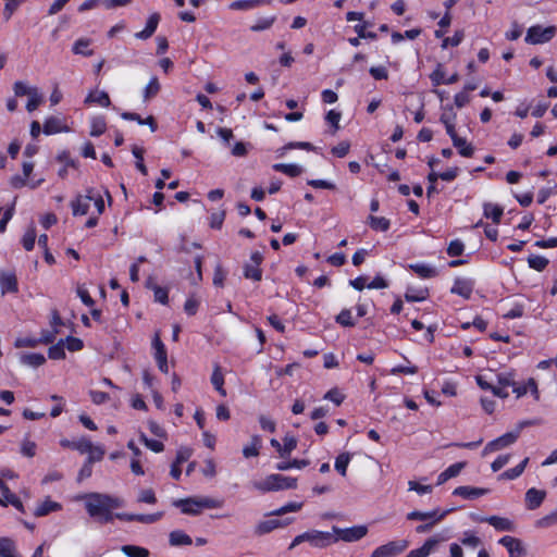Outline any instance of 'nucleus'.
Returning a JSON list of instances; mask_svg holds the SVG:
<instances>
[{"label": "nucleus", "instance_id": "f257e3e1", "mask_svg": "<svg viewBox=\"0 0 557 557\" xmlns=\"http://www.w3.org/2000/svg\"><path fill=\"white\" fill-rule=\"evenodd\" d=\"M123 506V502L114 496L102 493H89L85 496V509L90 518L96 521L107 524L114 520V518L127 522H140L151 524L161 520L164 516L163 511L154 513H129L121 512L113 513L114 509Z\"/></svg>", "mask_w": 557, "mask_h": 557}, {"label": "nucleus", "instance_id": "f03ea898", "mask_svg": "<svg viewBox=\"0 0 557 557\" xmlns=\"http://www.w3.org/2000/svg\"><path fill=\"white\" fill-rule=\"evenodd\" d=\"M172 505L185 515L197 516L202 509H215L223 505L222 500L212 497H187L173 500Z\"/></svg>", "mask_w": 557, "mask_h": 557}, {"label": "nucleus", "instance_id": "7ed1b4c3", "mask_svg": "<svg viewBox=\"0 0 557 557\" xmlns=\"http://www.w3.org/2000/svg\"><path fill=\"white\" fill-rule=\"evenodd\" d=\"M253 487L261 493L293 490L297 487V479L283 474H270L264 480L255 482Z\"/></svg>", "mask_w": 557, "mask_h": 557}, {"label": "nucleus", "instance_id": "20e7f679", "mask_svg": "<svg viewBox=\"0 0 557 557\" xmlns=\"http://www.w3.org/2000/svg\"><path fill=\"white\" fill-rule=\"evenodd\" d=\"M556 33V26L543 27L541 25H533L528 29L524 40L531 45L545 44L550 41Z\"/></svg>", "mask_w": 557, "mask_h": 557}, {"label": "nucleus", "instance_id": "39448f33", "mask_svg": "<svg viewBox=\"0 0 557 557\" xmlns=\"http://www.w3.org/2000/svg\"><path fill=\"white\" fill-rule=\"evenodd\" d=\"M409 546L407 540H394L376 547L370 557H396L404 553Z\"/></svg>", "mask_w": 557, "mask_h": 557}, {"label": "nucleus", "instance_id": "423d86ee", "mask_svg": "<svg viewBox=\"0 0 557 557\" xmlns=\"http://www.w3.org/2000/svg\"><path fill=\"white\" fill-rule=\"evenodd\" d=\"M333 534L335 537H338V541L342 540L344 542H356L364 537L368 533V528L366 525H354L350 528H338L333 525L332 528Z\"/></svg>", "mask_w": 557, "mask_h": 557}, {"label": "nucleus", "instance_id": "0eeeda50", "mask_svg": "<svg viewBox=\"0 0 557 557\" xmlns=\"http://www.w3.org/2000/svg\"><path fill=\"white\" fill-rule=\"evenodd\" d=\"M512 393L516 395V398H521L525 396L528 393H530V395L535 401H539L541 399L539 385L534 377H529L527 381L523 382H518L516 380L515 385L512 386Z\"/></svg>", "mask_w": 557, "mask_h": 557}, {"label": "nucleus", "instance_id": "6e6552de", "mask_svg": "<svg viewBox=\"0 0 557 557\" xmlns=\"http://www.w3.org/2000/svg\"><path fill=\"white\" fill-rule=\"evenodd\" d=\"M338 541V537H335L333 532L319 531V530H310L307 531V542L317 548H325Z\"/></svg>", "mask_w": 557, "mask_h": 557}, {"label": "nucleus", "instance_id": "1a4fd4ad", "mask_svg": "<svg viewBox=\"0 0 557 557\" xmlns=\"http://www.w3.org/2000/svg\"><path fill=\"white\" fill-rule=\"evenodd\" d=\"M518 438V434L513 432H507L502 436L488 442L482 450V456H486L490 453L500 450L513 444Z\"/></svg>", "mask_w": 557, "mask_h": 557}, {"label": "nucleus", "instance_id": "9d476101", "mask_svg": "<svg viewBox=\"0 0 557 557\" xmlns=\"http://www.w3.org/2000/svg\"><path fill=\"white\" fill-rule=\"evenodd\" d=\"M292 521H293V519H289V518L284 519V520L267 519V520L260 521L256 524V527L253 529V534L256 536H263L278 528H284V527L288 525L289 523H292Z\"/></svg>", "mask_w": 557, "mask_h": 557}, {"label": "nucleus", "instance_id": "9b49d317", "mask_svg": "<svg viewBox=\"0 0 557 557\" xmlns=\"http://www.w3.org/2000/svg\"><path fill=\"white\" fill-rule=\"evenodd\" d=\"M475 521L483 523L486 522L492 525L496 531L499 532H513L515 523L505 517L499 516H488V517H478L474 518Z\"/></svg>", "mask_w": 557, "mask_h": 557}, {"label": "nucleus", "instance_id": "f8f14e48", "mask_svg": "<svg viewBox=\"0 0 557 557\" xmlns=\"http://www.w3.org/2000/svg\"><path fill=\"white\" fill-rule=\"evenodd\" d=\"M498 543L506 547L509 557H523L527 555V549L522 541L517 537L505 535L499 539Z\"/></svg>", "mask_w": 557, "mask_h": 557}, {"label": "nucleus", "instance_id": "ddd939ff", "mask_svg": "<svg viewBox=\"0 0 557 557\" xmlns=\"http://www.w3.org/2000/svg\"><path fill=\"white\" fill-rule=\"evenodd\" d=\"M474 285L475 283L472 278L456 277L450 288V293L468 300L472 296Z\"/></svg>", "mask_w": 557, "mask_h": 557}, {"label": "nucleus", "instance_id": "4468645a", "mask_svg": "<svg viewBox=\"0 0 557 557\" xmlns=\"http://www.w3.org/2000/svg\"><path fill=\"white\" fill-rule=\"evenodd\" d=\"M94 198V188L86 190V195H78L71 201L72 213L74 216L87 214L90 201Z\"/></svg>", "mask_w": 557, "mask_h": 557}, {"label": "nucleus", "instance_id": "2eb2a0df", "mask_svg": "<svg viewBox=\"0 0 557 557\" xmlns=\"http://www.w3.org/2000/svg\"><path fill=\"white\" fill-rule=\"evenodd\" d=\"M152 346L154 348V359L157 361L158 368L162 373L169 372L168 366V352L165 345L162 343L159 334H156L152 339Z\"/></svg>", "mask_w": 557, "mask_h": 557}, {"label": "nucleus", "instance_id": "dca6fc26", "mask_svg": "<svg viewBox=\"0 0 557 557\" xmlns=\"http://www.w3.org/2000/svg\"><path fill=\"white\" fill-rule=\"evenodd\" d=\"M442 539L437 535L431 536L424 541L422 546L411 549L405 557H429L434 553Z\"/></svg>", "mask_w": 557, "mask_h": 557}, {"label": "nucleus", "instance_id": "f3484780", "mask_svg": "<svg viewBox=\"0 0 557 557\" xmlns=\"http://www.w3.org/2000/svg\"><path fill=\"white\" fill-rule=\"evenodd\" d=\"M0 288L2 295L18 293V282L14 271L0 273Z\"/></svg>", "mask_w": 557, "mask_h": 557}, {"label": "nucleus", "instance_id": "a211bd4d", "mask_svg": "<svg viewBox=\"0 0 557 557\" xmlns=\"http://www.w3.org/2000/svg\"><path fill=\"white\" fill-rule=\"evenodd\" d=\"M161 20V16L159 13L154 12L149 15L146 26L143 30L135 34V37L137 39L146 40L152 37V35L156 33L159 22Z\"/></svg>", "mask_w": 557, "mask_h": 557}, {"label": "nucleus", "instance_id": "6ab92c4d", "mask_svg": "<svg viewBox=\"0 0 557 557\" xmlns=\"http://www.w3.org/2000/svg\"><path fill=\"white\" fill-rule=\"evenodd\" d=\"M546 497V492L531 487L525 493V505L529 510L537 509Z\"/></svg>", "mask_w": 557, "mask_h": 557}, {"label": "nucleus", "instance_id": "aec40b11", "mask_svg": "<svg viewBox=\"0 0 557 557\" xmlns=\"http://www.w3.org/2000/svg\"><path fill=\"white\" fill-rule=\"evenodd\" d=\"M488 492L486 488L461 485L454 490L453 495L460 496L465 499H475Z\"/></svg>", "mask_w": 557, "mask_h": 557}, {"label": "nucleus", "instance_id": "412c9836", "mask_svg": "<svg viewBox=\"0 0 557 557\" xmlns=\"http://www.w3.org/2000/svg\"><path fill=\"white\" fill-rule=\"evenodd\" d=\"M63 132H69V127L63 124L62 120L57 116H49L46 119L42 133L46 135H54Z\"/></svg>", "mask_w": 557, "mask_h": 557}, {"label": "nucleus", "instance_id": "4be33fe9", "mask_svg": "<svg viewBox=\"0 0 557 557\" xmlns=\"http://www.w3.org/2000/svg\"><path fill=\"white\" fill-rule=\"evenodd\" d=\"M60 445L63 448L78 450L81 454L89 453L92 449V443L86 437H82L78 441H70L67 438H62L60 441Z\"/></svg>", "mask_w": 557, "mask_h": 557}, {"label": "nucleus", "instance_id": "5701e85b", "mask_svg": "<svg viewBox=\"0 0 557 557\" xmlns=\"http://www.w3.org/2000/svg\"><path fill=\"white\" fill-rule=\"evenodd\" d=\"M475 382L481 389L490 391L494 396L498 398L505 399L509 396L508 391H505L502 387H496V385L490 383L484 375H476Z\"/></svg>", "mask_w": 557, "mask_h": 557}, {"label": "nucleus", "instance_id": "b1692460", "mask_svg": "<svg viewBox=\"0 0 557 557\" xmlns=\"http://www.w3.org/2000/svg\"><path fill=\"white\" fill-rule=\"evenodd\" d=\"M121 117L126 121H136L139 125H148L151 132L158 129V123L152 115L143 119L138 113L135 112H123Z\"/></svg>", "mask_w": 557, "mask_h": 557}, {"label": "nucleus", "instance_id": "393cba45", "mask_svg": "<svg viewBox=\"0 0 557 557\" xmlns=\"http://www.w3.org/2000/svg\"><path fill=\"white\" fill-rule=\"evenodd\" d=\"M408 268L414 272L419 277L421 278H433L436 277L438 272L437 270L426 263H411L408 265Z\"/></svg>", "mask_w": 557, "mask_h": 557}, {"label": "nucleus", "instance_id": "a878e982", "mask_svg": "<svg viewBox=\"0 0 557 557\" xmlns=\"http://www.w3.org/2000/svg\"><path fill=\"white\" fill-rule=\"evenodd\" d=\"M211 383L214 389L222 396L225 397L227 395L226 389L224 388V374L219 363H215L213 367V371L211 374Z\"/></svg>", "mask_w": 557, "mask_h": 557}, {"label": "nucleus", "instance_id": "bb28decb", "mask_svg": "<svg viewBox=\"0 0 557 557\" xmlns=\"http://www.w3.org/2000/svg\"><path fill=\"white\" fill-rule=\"evenodd\" d=\"M262 448V438L260 435L255 434L250 438V443L243 447V456L245 458L258 457Z\"/></svg>", "mask_w": 557, "mask_h": 557}, {"label": "nucleus", "instance_id": "cd10ccee", "mask_svg": "<svg viewBox=\"0 0 557 557\" xmlns=\"http://www.w3.org/2000/svg\"><path fill=\"white\" fill-rule=\"evenodd\" d=\"M504 214V208L499 205H494L491 202H485L483 205V215L486 219H491L494 224H499L502 216Z\"/></svg>", "mask_w": 557, "mask_h": 557}, {"label": "nucleus", "instance_id": "c85d7f7f", "mask_svg": "<svg viewBox=\"0 0 557 557\" xmlns=\"http://www.w3.org/2000/svg\"><path fill=\"white\" fill-rule=\"evenodd\" d=\"M62 509V505L58 502L51 500L49 497H47L42 503H40L35 511L34 515L36 517H44L49 515L53 511H59Z\"/></svg>", "mask_w": 557, "mask_h": 557}, {"label": "nucleus", "instance_id": "c756f323", "mask_svg": "<svg viewBox=\"0 0 557 557\" xmlns=\"http://www.w3.org/2000/svg\"><path fill=\"white\" fill-rule=\"evenodd\" d=\"M271 0H236L233 1L228 8L231 10H251L260 5L270 4Z\"/></svg>", "mask_w": 557, "mask_h": 557}, {"label": "nucleus", "instance_id": "7c9ffc66", "mask_svg": "<svg viewBox=\"0 0 557 557\" xmlns=\"http://www.w3.org/2000/svg\"><path fill=\"white\" fill-rule=\"evenodd\" d=\"M85 103H96L102 108H108L111 104V100L108 92L103 90H96L88 94L85 99Z\"/></svg>", "mask_w": 557, "mask_h": 557}, {"label": "nucleus", "instance_id": "2f4dec72", "mask_svg": "<svg viewBox=\"0 0 557 557\" xmlns=\"http://www.w3.org/2000/svg\"><path fill=\"white\" fill-rule=\"evenodd\" d=\"M517 372L513 369L503 371L496 374L497 385L496 387H502L507 391V387H511L515 385Z\"/></svg>", "mask_w": 557, "mask_h": 557}, {"label": "nucleus", "instance_id": "473e14b6", "mask_svg": "<svg viewBox=\"0 0 557 557\" xmlns=\"http://www.w3.org/2000/svg\"><path fill=\"white\" fill-rule=\"evenodd\" d=\"M107 131V120L104 115H96L90 120V132L91 137H99Z\"/></svg>", "mask_w": 557, "mask_h": 557}, {"label": "nucleus", "instance_id": "72a5a7b5", "mask_svg": "<svg viewBox=\"0 0 557 557\" xmlns=\"http://www.w3.org/2000/svg\"><path fill=\"white\" fill-rule=\"evenodd\" d=\"M169 543L171 546L191 545L193 539L182 530H174L169 534Z\"/></svg>", "mask_w": 557, "mask_h": 557}, {"label": "nucleus", "instance_id": "f704fd0d", "mask_svg": "<svg viewBox=\"0 0 557 557\" xmlns=\"http://www.w3.org/2000/svg\"><path fill=\"white\" fill-rule=\"evenodd\" d=\"M529 460H530L529 457H525L516 467L507 469L506 471L500 473L498 476V480H515V479L519 478L523 473L525 467L528 466Z\"/></svg>", "mask_w": 557, "mask_h": 557}, {"label": "nucleus", "instance_id": "c9c22d12", "mask_svg": "<svg viewBox=\"0 0 557 557\" xmlns=\"http://www.w3.org/2000/svg\"><path fill=\"white\" fill-rule=\"evenodd\" d=\"M453 145L461 157L471 158L474 153V147L465 137L453 138Z\"/></svg>", "mask_w": 557, "mask_h": 557}, {"label": "nucleus", "instance_id": "e433bc0d", "mask_svg": "<svg viewBox=\"0 0 557 557\" xmlns=\"http://www.w3.org/2000/svg\"><path fill=\"white\" fill-rule=\"evenodd\" d=\"M91 39L89 38H78L72 47V52L74 54H81L84 57H91L94 54V50L90 49Z\"/></svg>", "mask_w": 557, "mask_h": 557}, {"label": "nucleus", "instance_id": "4c0bfd02", "mask_svg": "<svg viewBox=\"0 0 557 557\" xmlns=\"http://www.w3.org/2000/svg\"><path fill=\"white\" fill-rule=\"evenodd\" d=\"M273 170L289 177H297L302 173V168L294 163H276L273 165Z\"/></svg>", "mask_w": 557, "mask_h": 557}, {"label": "nucleus", "instance_id": "58836bf2", "mask_svg": "<svg viewBox=\"0 0 557 557\" xmlns=\"http://www.w3.org/2000/svg\"><path fill=\"white\" fill-rule=\"evenodd\" d=\"M335 322L343 327H355L357 321L352 317L351 309L344 308L335 317Z\"/></svg>", "mask_w": 557, "mask_h": 557}, {"label": "nucleus", "instance_id": "ea45409f", "mask_svg": "<svg viewBox=\"0 0 557 557\" xmlns=\"http://www.w3.org/2000/svg\"><path fill=\"white\" fill-rule=\"evenodd\" d=\"M369 226L375 232H386L391 227V221L384 216L369 215Z\"/></svg>", "mask_w": 557, "mask_h": 557}, {"label": "nucleus", "instance_id": "a19ab883", "mask_svg": "<svg viewBox=\"0 0 557 557\" xmlns=\"http://www.w3.org/2000/svg\"><path fill=\"white\" fill-rule=\"evenodd\" d=\"M429 297L428 288H413L408 287L405 293V299L409 302L423 301Z\"/></svg>", "mask_w": 557, "mask_h": 557}, {"label": "nucleus", "instance_id": "79ce46f5", "mask_svg": "<svg viewBox=\"0 0 557 557\" xmlns=\"http://www.w3.org/2000/svg\"><path fill=\"white\" fill-rule=\"evenodd\" d=\"M21 362L34 368H38L46 362V357L39 352H25L21 355Z\"/></svg>", "mask_w": 557, "mask_h": 557}, {"label": "nucleus", "instance_id": "37998d69", "mask_svg": "<svg viewBox=\"0 0 557 557\" xmlns=\"http://www.w3.org/2000/svg\"><path fill=\"white\" fill-rule=\"evenodd\" d=\"M42 182H44L42 178H40L36 182H28V180H26L23 175H18V174L13 175L10 178V185L14 189L23 188L26 185H28L32 189H35L38 186H40Z\"/></svg>", "mask_w": 557, "mask_h": 557}, {"label": "nucleus", "instance_id": "c03bdc74", "mask_svg": "<svg viewBox=\"0 0 557 557\" xmlns=\"http://www.w3.org/2000/svg\"><path fill=\"white\" fill-rule=\"evenodd\" d=\"M351 460L349 453H342L335 458L334 468L343 476L346 475L348 465Z\"/></svg>", "mask_w": 557, "mask_h": 557}, {"label": "nucleus", "instance_id": "a18cd8bd", "mask_svg": "<svg viewBox=\"0 0 557 557\" xmlns=\"http://www.w3.org/2000/svg\"><path fill=\"white\" fill-rule=\"evenodd\" d=\"M121 550L127 557H149L150 555L147 548L137 545H123Z\"/></svg>", "mask_w": 557, "mask_h": 557}, {"label": "nucleus", "instance_id": "49530a36", "mask_svg": "<svg viewBox=\"0 0 557 557\" xmlns=\"http://www.w3.org/2000/svg\"><path fill=\"white\" fill-rule=\"evenodd\" d=\"M275 21H276L275 15L268 16V17H260L256 21L255 24H252L250 26V30L258 33V32L270 29Z\"/></svg>", "mask_w": 557, "mask_h": 557}, {"label": "nucleus", "instance_id": "de8ad7c7", "mask_svg": "<svg viewBox=\"0 0 557 557\" xmlns=\"http://www.w3.org/2000/svg\"><path fill=\"white\" fill-rule=\"evenodd\" d=\"M0 555L2 557H16L15 543L9 537H0Z\"/></svg>", "mask_w": 557, "mask_h": 557}, {"label": "nucleus", "instance_id": "09e8293b", "mask_svg": "<svg viewBox=\"0 0 557 557\" xmlns=\"http://www.w3.org/2000/svg\"><path fill=\"white\" fill-rule=\"evenodd\" d=\"M244 277L255 282H260L262 280V270L258 265L246 263L244 265Z\"/></svg>", "mask_w": 557, "mask_h": 557}, {"label": "nucleus", "instance_id": "8fccbe9b", "mask_svg": "<svg viewBox=\"0 0 557 557\" xmlns=\"http://www.w3.org/2000/svg\"><path fill=\"white\" fill-rule=\"evenodd\" d=\"M160 83L157 76L150 78L149 83L144 89V100L147 101L158 95L160 91Z\"/></svg>", "mask_w": 557, "mask_h": 557}, {"label": "nucleus", "instance_id": "3c124183", "mask_svg": "<svg viewBox=\"0 0 557 557\" xmlns=\"http://www.w3.org/2000/svg\"><path fill=\"white\" fill-rule=\"evenodd\" d=\"M48 357L51 360H62L65 358L63 339H60L57 344H51L48 349Z\"/></svg>", "mask_w": 557, "mask_h": 557}, {"label": "nucleus", "instance_id": "603ef678", "mask_svg": "<svg viewBox=\"0 0 557 557\" xmlns=\"http://www.w3.org/2000/svg\"><path fill=\"white\" fill-rule=\"evenodd\" d=\"M302 508V503L289 502L284 506L271 511L267 516H283L287 512H297Z\"/></svg>", "mask_w": 557, "mask_h": 557}, {"label": "nucleus", "instance_id": "864d4df0", "mask_svg": "<svg viewBox=\"0 0 557 557\" xmlns=\"http://www.w3.org/2000/svg\"><path fill=\"white\" fill-rule=\"evenodd\" d=\"M548 262H549L548 259H546L543 256L531 255L528 258L529 267L539 272L544 271L546 269V267L548 265Z\"/></svg>", "mask_w": 557, "mask_h": 557}, {"label": "nucleus", "instance_id": "5fc2aeb1", "mask_svg": "<svg viewBox=\"0 0 557 557\" xmlns=\"http://www.w3.org/2000/svg\"><path fill=\"white\" fill-rule=\"evenodd\" d=\"M309 460L294 459L292 461H281L276 465V469L281 471L289 470L292 468L302 469L309 465Z\"/></svg>", "mask_w": 557, "mask_h": 557}, {"label": "nucleus", "instance_id": "6e6d98bb", "mask_svg": "<svg viewBox=\"0 0 557 557\" xmlns=\"http://www.w3.org/2000/svg\"><path fill=\"white\" fill-rule=\"evenodd\" d=\"M465 38V32L462 29H458L454 33L451 37H446L443 39L441 47L443 49L448 48V46L457 47L459 46Z\"/></svg>", "mask_w": 557, "mask_h": 557}, {"label": "nucleus", "instance_id": "4d7b16f0", "mask_svg": "<svg viewBox=\"0 0 557 557\" xmlns=\"http://www.w3.org/2000/svg\"><path fill=\"white\" fill-rule=\"evenodd\" d=\"M465 244L460 239H453L446 249V252L449 257H460L463 255Z\"/></svg>", "mask_w": 557, "mask_h": 557}, {"label": "nucleus", "instance_id": "13d9d810", "mask_svg": "<svg viewBox=\"0 0 557 557\" xmlns=\"http://www.w3.org/2000/svg\"><path fill=\"white\" fill-rule=\"evenodd\" d=\"M323 398L334 403L336 406H341L345 400L346 396L342 393V391L338 387H333L324 394Z\"/></svg>", "mask_w": 557, "mask_h": 557}, {"label": "nucleus", "instance_id": "bf43d9fd", "mask_svg": "<svg viewBox=\"0 0 557 557\" xmlns=\"http://www.w3.org/2000/svg\"><path fill=\"white\" fill-rule=\"evenodd\" d=\"M139 440L147 448H149L153 453H161L164 450V445L162 442L148 438L144 433L140 434Z\"/></svg>", "mask_w": 557, "mask_h": 557}, {"label": "nucleus", "instance_id": "052dcab7", "mask_svg": "<svg viewBox=\"0 0 557 557\" xmlns=\"http://www.w3.org/2000/svg\"><path fill=\"white\" fill-rule=\"evenodd\" d=\"M76 295L79 297L82 302L87 307H94L95 300L90 296L88 289L86 288L85 284H78L76 287Z\"/></svg>", "mask_w": 557, "mask_h": 557}, {"label": "nucleus", "instance_id": "680f3d73", "mask_svg": "<svg viewBox=\"0 0 557 557\" xmlns=\"http://www.w3.org/2000/svg\"><path fill=\"white\" fill-rule=\"evenodd\" d=\"M2 496L4 497L5 500V507L8 505H12L18 511L24 512V506L22 500L10 490L9 492H2Z\"/></svg>", "mask_w": 557, "mask_h": 557}, {"label": "nucleus", "instance_id": "e2e57ef3", "mask_svg": "<svg viewBox=\"0 0 557 557\" xmlns=\"http://www.w3.org/2000/svg\"><path fill=\"white\" fill-rule=\"evenodd\" d=\"M37 451V444L28 438H24L21 444V454L24 457L33 458Z\"/></svg>", "mask_w": 557, "mask_h": 557}, {"label": "nucleus", "instance_id": "0e129e2a", "mask_svg": "<svg viewBox=\"0 0 557 557\" xmlns=\"http://www.w3.org/2000/svg\"><path fill=\"white\" fill-rule=\"evenodd\" d=\"M41 102L42 96L40 95L38 88H36V90H33V92L28 96L26 110L28 112H33L40 106Z\"/></svg>", "mask_w": 557, "mask_h": 557}, {"label": "nucleus", "instance_id": "69168bd1", "mask_svg": "<svg viewBox=\"0 0 557 557\" xmlns=\"http://www.w3.org/2000/svg\"><path fill=\"white\" fill-rule=\"evenodd\" d=\"M297 447V440L293 435H286L283 438L281 457L288 456Z\"/></svg>", "mask_w": 557, "mask_h": 557}, {"label": "nucleus", "instance_id": "338daca9", "mask_svg": "<svg viewBox=\"0 0 557 557\" xmlns=\"http://www.w3.org/2000/svg\"><path fill=\"white\" fill-rule=\"evenodd\" d=\"M36 232L34 228H29L25 232L22 237V245L26 251H32L35 247Z\"/></svg>", "mask_w": 557, "mask_h": 557}, {"label": "nucleus", "instance_id": "774afa93", "mask_svg": "<svg viewBox=\"0 0 557 557\" xmlns=\"http://www.w3.org/2000/svg\"><path fill=\"white\" fill-rule=\"evenodd\" d=\"M555 524H557V509L536 521L539 528H549Z\"/></svg>", "mask_w": 557, "mask_h": 557}]
</instances>
